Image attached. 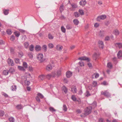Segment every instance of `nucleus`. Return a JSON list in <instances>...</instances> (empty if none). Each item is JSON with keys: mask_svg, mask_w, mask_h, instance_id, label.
Returning <instances> with one entry per match:
<instances>
[{"mask_svg": "<svg viewBox=\"0 0 122 122\" xmlns=\"http://www.w3.org/2000/svg\"><path fill=\"white\" fill-rule=\"evenodd\" d=\"M92 109V107L91 106L87 107L84 110V114L86 116L90 114L91 113Z\"/></svg>", "mask_w": 122, "mask_h": 122, "instance_id": "obj_1", "label": "nucleus"}, {"mask_svg": "<svg viewBox=\"0 0 122 122\" xmlns=\"http://www.w3.org/2000/svg\"><path fill=\"white\" fill-rule=\"evenodd\" d=\"M37 57L40 62H42L45 60L43 58V55L42 54H38L37 55Z\"/></svg>", "mask_w": 122, "mask_h": 122, "instance_id": "obj_2", "label": "nucleus"}, {"mask_svg": "<svg viewBox=\"0 0 122 122\" xmlns=\"http://www.w3.org/2000/svg\"><path fill=\"white\" fill-rule=\"evenodd\" d=\"M7 61L9 66H13L14 65L13 61L10 59L8 58V59Z\"/></svg>", "mask_w": 122, "mask_h": 122, "instance_id": "obj_3", "label": "nucleus"}, {"mask_svg": "<svg viewBox=\"0 0 122 122\" xmlns=\"http://www.w3.org/2000/svg\"><path fill=\"white\" fill-rule=\"evenodd\" d=\"M56 74L55 72H52L51 74H48L46 76V78L48 79H50L51 77H55Z\"/></svg>", "mask_w": 122, "mask_h": 122, "instance_id": "obj_4", "label": "nucleus"}, {"mask_svg": "<svg viewBox=\"0 0 122 122\" xmlns=\"http://www.w3.org/2000/svg\"><path fill=\"white\" fill-rule=\"evenodd\" d=\"M102 94L107 97H109L111 96V94L107 90L104 91L103 93H102Z\"/></svg>", "mask_w": 122, "mask_h": 122, "instance_id": "obj_5", "label": "nucleus"}, {"mask_svg": "<svg viewBox=\"0 0 122 122\" xmlns=\"http://www.w3.org/2000/svg\"><path fill=\"white\" fill-rule=\"evenodd\" d=\"M106 16L105 15H103L98 16L97 18V20L98 21H99L100 20H104L106 18Z\"/></svg>", "mask_w": 122, "mask_h": 122, "instance_id": "obj_6", "label": "nucleus"}, {"mask_svg": "<svg viewBox=\"0 0 122 122\" xmlns=\"http://www.w3.org/2000/svg\"><path fill=\"white\" fill-rule=\"evenodd\" d=\"M100 55V54L98 53H95L93 55V59L96 60L98 58Z\"/></svg>", "mask_w": 122, "mask_h": 122, "instance_id": "obj_7", "label": "nucleus"}, {"mask_svg": "<svg viewBox=\"0 0 122 122\" xmlns=\"http://www.w3.org/2000/svg\"><path fill=\"white\" fill-rule=\"evenodd\" d=\"M78 60H84L87 61H90V60L89 58L85 56L81 57H79L78 59Z\"/></svg>", "mask_w": 122, "mask_h": 122, "instance_id": "obj_8", "label": "nucleus"}, {"mask_svg": "<svg viewBox=\"0 0 122 122\" xmlns=\"http://www.w3.org/2000/svg\"><path fill=\"white\" fill-rule=\"evenodd\" d=\"M52 68V67L50 64L47 65L46 67V71H49L51 70Z\"/></svg>", "mask_w": 122, "mask_h": 122, "instance_id": "obj_9", "label": "nucleus"}, {"mask_svg": "<svg viewBox=\"0 0 122 122\" xmlns=\"http://www.w3.org/2000/svg\"><path fill=\"white\" fill-rule=\"evenodd\" d=\"M99 46L100 48L103 49L104 47V44L103 42L101 41H98Z\"/></svg>", "mask_w": 122, "mask_h": 122, "instance_id": "obj_10", "label": "nucleus"}, {"mask_svg": "<svg viewBox=\"0 0 122 122\" xmlns=\"http://www.w3.org/2000/svg\"><path fill=\"white\" fill-rule=\"evenodd\" d=\"M86 4V2L85 0H82L79 2L80 5L82 6H84Z\"/></svg>", "mask_w": 122, "mask_h": 122, "instance_id": "obj_11", "label": "nucleus"}, {"mask_svg": "<svg viewBox=\"0 0 122 122\" xmlns=\"http://www.w3.org/2000/svg\"><path fill=\"white\" fill-rule=\"evenodd\" d=\"M71 91L73 93H76L77 92V90L75 86H73L71 88Z\"/></svg>", "mask_w": 122, "mask_h": 122, "instance_id": "obj_12", "label": "nucleus"}, {"mask_svg": "<svg viewBox=\"0 0 122 122\" xmlns=\"http://www.w3.org/2000/svg\"><path fill=\"white\" fill-rule=\"evenodd\" d=\"M72 73L70 71H67L66 72V76L67 78H69L72 76Z\"/></svg>", "mask_w": 122, "mask_h": 122, "instance_id": "obj_13", "label": "nucleus"}, {"mask_svg": "<svg viewBox=\"0 0 122 122\" xmlns=\"http://www.w3.org/2000/svg\"><path fill=\"white\" fill-rule=\"evenodd\" d=\"M94 76L95 78H97L99 77V74L96 73H94L92 76V79L94 78Z\"/></svg>", "mask_w": 122, "mask_h": 122, "instance_id": "obj_14", "label": "nucleus"}, {"mask_svg": "<svg viewBox=\"0 0 122 122\" xmlns=\"http://www.w3.org/2000/svg\"><path fill=\"white\" fill-rule=\"evenodd\" d=\"M63 48V46L60 45H57L56 46V49L59 51H60Z\"/></svg>", "mask_w": 122, "mask_h": 122, "instance_id": "obj_15", "label": "nucleus"}, {"mask_svg": "<svg viewBox=\"0 0 122 122\" xmlns=\"http://www.w3.org/2000/svg\"><path fill=\"white\" fill-rule=\"evenodd\" d=\"M45 76L43 75H41L39 76L38 77L39 79L42 81L44 80L45 79Z\"/></svg>", "mask_w": 122, "mask_h": 122, "instance_id": "obj_16", "label": "nucleus"}, {"mask_svg": "<svg viewBox=\"0 0 122 122\" xmlns=\"http://www.w3.org/2000/svg\"><path fill=\"white\" fill-rule=\"evenodd\" d=\"M117 55L119 58H120L122 57V51H119L117 53Z\"/></svg>", "mask_w": 122, "mask_h": 122, "instance_id": "obj_17", "label": "nucleus"}, {"mask_svg": "<svg viewBox=\"0 0 122 122\" xmlns=\"http://www.w3.org/2000/svg\"><path fill=\"white\" fill-rule=\"evenodd\" d=\"M17 87L15 85H13L11 86V89L12 91H15L17 89Z\"/></svg>", "mask_w": 122, "mask_h": 122, "instance_id": "obj_18", "label": "nucleus"}, {"mask_svg": "<svg viewBox=\"0 0 122 122\" xmlns=\"http://www.w3.org/2000/svg\"><path fill=\"white\" fill-rule=\"evenodd\" d=\"M18 69L20 71H25V69L22 66H18Z\"/></svg>", "mask_w": 122, "mask_h": 122, "instance_id": "obj_19", "label": "nucleus"}, {"mask_svg": "<svg viewBox=\"0 0 122 122\" xmlns=\"http://www.w3.org/2000/svg\"><path fill=\"white\" fill-rule=\"evenodd\" d=\"M62 91H64L65 93H67V88L65 86H63L62 88Z\"/></svg>", "mask_w": 122, "mask_h": 122, "instance_id": "obj_20", "label": "nucleus"}, {"mask_svg": "<svg viewBox=\"0 0 122 122\" xmlns=\"http://www.w3.org/2000/svg\"><path fill=\"white\" fill-rule=\"evenodd\" d=\"M115 45L116 46H118L119 48L122 47V44L120 43H117L115 44Z\"/></svg>", "mask_w": 122, "mask_h": 122, "instance_id": "obj_21", "label": "nucleus"}, {"mask_svg": "<svg viewBox=\"0 0 122 122\" xmlns=\"http://www.w3.org/2000/svg\"><path fill=\"white\" fill-rule=\"evenodd\" d=\"M35 50L37 51H39L41 50V47L39 45L36 46L35 48Z\"/></svg>", "mask_w": 122, "mask_h": 122, "instance_id": "obj_22", "label": "nucleus"}, {"mask_svg": "<svg viewBox=\"0 0 122 122\" xmlns=\"http://www.w3.org/2000/svg\"><path fill=\"white\" fill-rule=\"evenodd\" d=\"M15 72V70L12 68H11L9 69V72L11 73H13Z\"/></svg>", "mask_w": 122, "mask_h": 122, "instance_id": "obj_23", "label": "nucleus"}, {"mask_svg": "<svg viewBox=\"0 0 122 122\" xmlns=\"http://www.w3.org/2000/svg\"><path fill=\"white\" fill-rule=\"evenodd\" d=\"M74 24L76 25H77L79 23V21L77 19H74L73 21Z\"/></svg>", "mask_w": 122, "mask_h": 122, "instance_id": "obj_24", "label": "nucleus"}, {"mask_svg": "<svg viewBox=\"0 0 122 122\" xmlns=\"http://www.w3.org/2000/svg\"><path fill=\"white\" fill-rule=\"evenodd\" d=\"M29 44L28 42H25L24 43V46L26 48H27L29 47Z\"/></svg>", "mask_w": 122, "mask_h": 122, "instance_id": "obj_25", "label": "nucleus"}, {"mask_svg": "<svg viewBox=\"0 0 122 122\" xmlns=\"http://www.w3.org/2000/svg\"><path fill=\"white\" fill-rule=\"evenodd\" d=\"M9 120L10 122H15V119L13 117H10L9 118Z\"/></svg>", "mask_w": 122, "mask_h": 122, "instance_id": "obj_26", "label": "nucleus"}, {"mask_svg": "<svg viewBox=\"0 0 122 122\" xmlns=\"http://www.w3.org/2000/svg\"><path fill=\"white\" fill-rule=\"evenodd\" d=\"M85 95V96L88 97L91 95V94L89 92L87 91L86 92L84 93Z\"/></svg>", "mask_w": 122, "mask_h": 122, "instance_id": "obj_27", "label": "nucleus"}, {"mask_svg": "<svg viewBox=\"0 0 122 122\" xmlns=\"http://www.w3.org/2000/svg\"><path fill=\"white\" fill-rule=\"evenodd\" d=\"M74 15L77 18L80 16V15L78 12H76L74 13Z\"/></svg>", "mask_w": 122, "mask_h": 122, "instance_id": "obj_28", "label": "nucleus"}, {"mask_svg": "<svg viewBox=\"0 0 122 122\" xmlns=\"http://www.w3.org/2000/svg\"><path fill=\"white\" fill-rule=\"evenodd\" d=\"M9 72V71L7 70H4L3 71V74L5 75H7Z\"/></svg>", "mask_w": 122, "mask_h": 122, "instance_id": "obj_29", "label": "nucleus"}, {"mask_svg": "<svg viewBox=\"0 0 122 122\" xmlns=\"http://www.w3.org/2000/svg\"><path fill=\"white\" fill-rule=\"evenodd\" d=\"M105 32L104 31H100L99 33V35L101 37H102L104 36Z\"/></svg>", "mask_w": 122, "mask_h": 122, "instance_id": "obj_30", "label": "nucleus"}, {"mask_svg": "<svg viewBox=\"0 0 122 122\" xmlns=\"http://www.w3.org/2000/svg\"><path fill=\"white\" fill-rule=\"evenodd\" d=\"M50 49H52L54 47V45L51 43H50L48 44V45Z\"/></svg>", "mask_w": 122, "mask_h": 122, "instance_id": "obj_31", "label": "nucleus"}, {"mask_svg": "<svg viewBox=\"0 0 122 122\" xmlns=\"http://www.w3.org/2000/svg\"><path fill=\"white\" fill-rule=\"evenodd\" d=\"M61 74V71L60 70H59L57 72V77L60 76Z\"/></svg>", "mask_w": 122, "mask_h": 122, "instance_id": "obj_32", "label": "nucleus"}, {"mask_svg": "<svg viewBox=\"0 0 122 122\" xmlns=\"http://www.w3.org/2000/svg\"><path fill=\"white\" fill-rule=\"evenodd\" d=\"M67 108L66 105H63V110L65 112H66L67 110Z\"/></svg>", "mask_w": 122, "mask_h": 122, "instance_id": "obj_33", "label": "nucleus"}, {"mask_svg": "<svg viewBox=\"0 0 122 122\" xmlns=\"http://www.w3.org/2000/svg\"><path fill=\"white\" fill-rule=\"evenodd\" d=\"M43 50L44 51L46 52L47 51V46L46 45H44L42 46Z\"/></svg>", "mask_w": 122, "mask_h": 122, "instance_id": "obj_34", "label": "nucleus"}, {"mask_svg": "<svg viewBox=\"0 0 122 122\" xmlns=\"http://www.w3.org/2000/svg\"><path fill=\"white\" fill-rule=\"evenodd\" d=\"M79 65L81 66L82 67L84 66V63L81 61L79 62L78 63Z\"/></svg>", "mask_w": 122, "mask_h": 122, "instance_id": "obj_35", "label": "nucleus"}, {"mask_svg": "<svg viewBox=\"0 0 122 122\" xmlns=\"http://www.w3.org/2000/svg\"><path fill=\"white\" fill-rule=\"evenodd\" d=\"M71 98L72 100L74 101H76V98L75 96L74 95H72L71 96Z\"/></svg>", "mask_w": 122, "mask_h": 122, "instance_id": "obj_36", "label": "nucleus"}, {"mask_svg": "<svg viewBox=\"0 0 122 122\" xmlns=\"http://www.w3.org/2000/svg\"><path fill=\"white\" fill-rule=\"evenodd\" d=\"M49 109L50 111L53 112H55L56 111V110L54 108L52 107H50L49 108Z\"/></svg>", "mask_w": 122, "mask_h": 122, "instance_id": "obj_37", "label": "nucleus"}, {"mask_svg": "<svg viewBox=\"0 0 122 122\" xmlns=\"http://www.w3.org/2000/svg\"><path fill=\"white\" fill-rule=\"evenodd\" d=\"M6 32L8 34L10 35L11 34L12 32L10 29H8L6 30Z\"/></svg>", "mask_w": 122, "mask_h": 122, "instance_id": "obj_38", "label": "nucleus"}, {"mask_svg": "<svg viewBox=\"0 0 122 122\" xmlns=\"http://www.w3.org/2000/svg\"><path fill=\"white\" fill-rule=\"evenodd\" d=\"M14 61L16 63H20V60L18 58H15L14 59Z\"/></svg>", "mask_w": 122, "mask_h": 122, "instance_id": "obj_39", "label": "nucleus"}, {"mask_svg": "<svg viewBox=\"0 0 122 122\" xmlns=\"http://www.w3.org/2000/svg\"><path fill=\"white\" fill-rule=\"evenodd\" d=\"M28 56L30 59H32L33 58V55L32 53H29L28 54Z\"/></svg>", "mask_w": 122, "mask_h": 122, "instance_id": "obj_40", "label": "nucleus"}, {"mask_svg": "<svg viewBox=\"0 0 122 122\" xmlns=\"http://www.w3.org/2000/svg\"><path fill=\"white\" fill-rule=\"evenodd\" d=\"M25 84L26 85L29 86L30 85V82L29 81L25 80Z\"/></svg>", "mask_w": 122, "mask_h": 122, "instance_id": "obj_41", "label": "nucleus"}, {"mask_svg": "<svg viewBox=\"0 0 122 122\" xmlns=\"http://www.w3.org/2000/svg\"><path fill=\"white\" fill-rule=\"evenodd\" d=\"M92 84L93 86V87H95L96 86H97V81H94L93 82Z\"/></svg>", "mask_w": 122, "mask_h": 122, "instance_id": "obj_42", "label": "nucleus"}, {"mask_svg": "<svg viewBox=\"0 0 122 122\" xmlns=\"http://www.w3.org/2000/svg\"><path fill=\"white\" fill-rule=\"evenodd\" d=\"M5 113L4 111H3L0 110V116H3L4 115Z\"/></svg>", "mask_w": 122, "mask_h": 122, "instance_id": "obj_43", "label": "nucleus"}, {"mask_svg": "<svg viewBox=\"0 0 122 122\" xmlns=\"http://www.w3.org/2000/svg\"><path fill=\"white\" fill-rule=\"evenodd\" d=\"M23 66L24 68H26L27 67V63L25 62H24L23 63Z\"/></svg>", "mask_w": 122, "mask_h": 122, "instance_id": "obj_44", "label": "nucleus"}, {"mask_svg": "<svg viewBox=\"0 0 122 122\" xmlns=\"http://www.w3.org/2000/svg\"><path fill=\"white\" fill-rule=\"evenodd\" d=\"M66 28L67 29H70L72 28V27L70 25H67L66 26Z\"/></svg>", "mask_w": 122, "mask_h": 122, "instance_id": "obj_45", "label": "nucleus"}, {"mask_svg": "<svg viewBox=\"0 0 122 122\" xmlns=\"http://www.w3.org/2000/svg\"><path fill=\"white\" fill-rule=\"evenodd\" d=\"M37 96L40 97L41 98H44V96L42 95L41 93H39L37 94Z\"/></svg>", "mask_w": 122, "mask_h": 122, "instance_id": "obj_46", "label": "nucleus"}, {"mask_svg": "<svg viewBox=\"0 0 122 122\" xmlns=\"http://www.w3.org/2000/svg\"><path fill=\"white\" fill-rule=\"evenodd\" d=\"M48 37L50 39H52L53 38V36L50 33H49L48 34Z\"/></svg>", "mask_w": 122, "mask_h": 122, "instance_id": "obj_47", "label": "nucleus"}, {"mask_svg": "<svg viewBox=\"0 0 122 122\" xmlns=\"http://www.w3.org/2000/svg\"><path fill=\"white\" fill-rule=\"evenodd\" d=\"M9 11V10H6L4 11V13L5 15H7L8 13V12Z\"/></svg>", "mask_w": 122, "mask_h": 122, "instance_id": "obj_48", "label": "nucleus"}, {"mask_svg": "<svg viewBox=\"0 0 122 122\" xmlns=\"http://www.w3.org/2000/svg\"><path fill=\"white\" fill-rule=\"evenodd\" d=\"M71 5L73 8H76L77 7V5L74 3H73L71 4Z\"/></svg>", "mask_w": 122, "mask_h": 122, "instance_id": "obj_49", "label": "nucleus"}, {"mask_svg": "<svg viewBox=\"0 0 122 122\" xmlns=\"http://www.w3.org/2000/svg\"><path fill=\"white\" fill-rule=\"evenodd\" d=\"M114 32L115 33V35H117L119 34V31L117 30H114Z\"/></svg>", "mask_w": 122, "mask_h": 122, "instance_id": "obj_50", "label": "nucleus"}, {"mask_svg": "<svg viewBox=\"0 0 122 122\" xmlns=\"http://www.w3.org/2000/svg\"><path fill=\"white\" fill-rule=\"evenodd\" d=\"M34 48V46L32 45H30L29 47L30 50L32 51H33Z\"/></svg>", "mask_w": 122, "mask_h": 122, "instance_id": "obj_51", "label": "nucleus"}, {"mask_svg": "<svg viewBox=\"0 0 122 122\" xmlns=\"http://www.w3.org/2000/svg\"><path fill=\"white\" fill-rule=\"evenodd\" d=\"M107 66L108 68H111L112 67V65L110 62H109L107 64Z\"/></svg>", "mask_w": 122, "mask_h": 122, "instance_id": "obj_52", "label": "nucleus"}, {"mask_svg": "<svg viewBox=\"0 0 122 122\" xmlns=\"http://www.w3.org/2000/svg\"><path fill=\"white\" fill-rule=\"evenodd\" d=\"M10 39L11 41H13L15 39V36L12 35L11 36Z\"/></svg>", "mask_w": 122, "mask_h": 122, "instance_id": "obj_53", "label": "nucleus"}, {"mask_svg": "<svg viewBox=\"0 0 122 122\" xmlns=\"http://www.w3.org/2000/svg\"><path fill=\"white\" fill-rule=\"evenodd\" d=\"M14 34L15 36L18 37L20 35L19 32H15L14 33Z\"/></svg>", "mask_w": 122, "mask_h": 122, "instance_id": "obj_54", "label": "nucleus"}, {"mask_svg": "<svg viewBox=\"0 0 122 122\" xmlns=\"http://www.w3.org/2000/svg\"><path fill=\"white\" fill-rule=\"evenodd\" d=\"M61 30L62 31L63 33H65L66 32V29L63 26H62L61 27Z\"/></svg>", "mask_w": 122, "mask_h": 122, "instance_id": "obj_55", "label": "nucleus"}, {"mask_svg": "<svg viewBox=\"0 0 122 122\" xmlns=\"http://www.w3.org/2000/svg\"><path fill=\"white\" fill-rule=\"evenodd\" d=\"M92 106L94 108L96 107L97 106V104L96 102H94L92 104Z\"/></svg>", "mask_w": 122, "mask_h": 122, "instance_id": "obj_56", "label": "nucleus"}, {"mask_svg": "<svg viewBox=\"0 0 122 122\" xmlns=\"http://www.w3.org/2000/svg\"><path fill=\"white\" fill-rule=\"evenodd\" d=\"M79 11L81 15H83L84 14V12L83 10L80 9L79 10Z\"/></svg>", "mask_w": 122, "mask_h": 122, "instance_id": "obj_57", "label": "nucleus"}, {"mask_svg": "<svg viewBox=\"0 0 122 122\" xmlns=\"http://www.w3.org/2000/svg\"><path fill=\"white\" fill-rule=\"evenodd\" d=\"M19 30L20 32L23 34L25 32V30L21 29H19Z\"/></svg>", "mask_w": 122, "mask_h": 122, "instance_id": "obj_58", "label": "nucleus"}, {"mask_svg": "<svg viewBox=\"0 0 122 122\" xmlns=\"http://www.w3.org/2000/svg\"><path fill=\"white\" fill-rule=\"evenodd\" d=\"M36 100L38 102H40L41 101L40 99L38 96H36Z\"/></svg>", "mask_w": 122, "mask_h": 122, "instance_id": "obj_59", "label": "nucleus"}, {"mask_svg": "<svg viewBox=\"0 0 122 122\" xmlns=\"http://www.w3.org/2000/svg\"><path fill=\"white\" fill-rule=\"evenodd\" d=\"M17 108L19 109H21L22 108V106L21 105H18L16 106Z\"/></svg>", "mask_w": 122, "mask_h": 122, "instance_id": "obj_60", "label": "nucleus"}, {"mask_svg": "<svg viewBox=\"0 0 122 122\" xmlns=\"http://www.w3.org/2000/svg\"><path fill=\"white\" fill-rule=\"evenodd\" d=\"M27 37L25 35H24L22 36V39L24 41H25Z\"/></svg>", "mask_w": 122, "mask_h": 122, "instance_id": "obj_61", "label": "nucleus"}, {"mask_svg": "<svg viewBox=\"0 0 122 122\" xmlns=\"http://www.w3.org/2000/svg\"><path fill=\"white\" fill-rule=\"evenodd\" d=\"M2 94L3 96H4L6 97H8V95H7L4 92H3Z\"/></svg>", "mask_w": 122, "mask_h": 122, "instance_id": "obj_62", "label": "nucleus"}, {"mask_svg": "<svg viewBox=\"0 0 122 122\" xmlns=\"http://www.w3.org/2000/svg\"><path fill=\"white\" fill-rule=\"evenodd\" d=\"M10 51L12 53H13L14 52V49H13L12 48H11L10 49Z\"/></svg>", "mask_w": 122, "mask_h": 122, "instance_id": "obj_63", "label": "nucleus"}, {"mask_svg": "<svg viewBox=\"0 0 122 122\" xmlns=\"http://www.w3.org/2000/svg\"><path fill=\"white\" fill-rule=\"evenodd\" d=\"M23 55V53L22 52H20L19 53V56L20 57H22Z\"/></svg>", "mask_w": 122, "mask_h": 122, "instance_id": "obj_64", "label": "nucleus"}]
</instances>
